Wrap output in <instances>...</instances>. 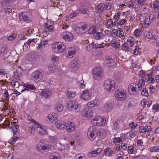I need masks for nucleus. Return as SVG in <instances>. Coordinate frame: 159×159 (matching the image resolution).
<instances>
[{"mask_svg": "<svg viewBox=\"0 0 159 159\" xmlns=\"http://www.w3.org/2000/svg\"><path fill=\"white\" fill-rule=\"evenodd\" d=\"M144 85L143 80H139L138 82L131 83L128 86V92L130 95H137Z\"/></svg>", "mask_w": 159, "mask_h": 159, "instance_id": "obj_1", "label": "nucleus"}, {"mask_svg": "<svg viewBox=\"0 0 159 159\" xmlns=\"http://www.w3.org/2000/svg\"><path fill=\"white\" fill-rule=\"evenodd\" d=\"M103 87L105 91L109 93L114 91L116 88L115 82L111 79L105 80L103 83Z\"/></svg>", "mask_w": 159, "mask_h": 159, "instance_id": "obj_2", "label": "nucleus"}, {"mask_svg": "<svg viewBox=\"0 0 159 159\" xmlns=\"http://www.w3.org/2000/svg\"><path fill=\"white\" fill-rule=\"evenodd\" d=\"M52 51L57 53L63 52L66 49L65 44L61 42H58L54 43L52 46Z\"/></svg>", "mask_w": 159, "mask_h": 159, "instance_id": "obj_3", "label": "nucleus"}, {"mask_svg": "<svg viewBox=\"0 0 159 159\" xmlns=\"http://www.w3.org/2000/svg\"><path fill=\"white\" fill-rule=\"evenodd\" d=\"M18 122L17 119L7 118L4 122L0 124V127L2 128L12 127L13 126L17 125Z\"/></svg>", "mask_w": 159, "mask_h": 159, "instance_id": "obj_4", "label": "nucleus"}, {"mask_svg": "<svg viewBox=\"0 0 159 159\" xmlns=\"http://www.w3.org/2000/svg\"><path fill=\"white\" fill-rule=\"evenodd\" d=\"M93 76L94 79L97 80H100L104 76V71L102 67H97L92 70Z\"/></svg>", "mask_w": 159, "mask_h": 159, "instance_id": "obj_5", "label": "nucleus"}, {"mask_svg": "<svg viewBox=\"0 0 159 159\" xmlns=\"http://www.w3.org/2000/svg\"><path fill=\"white\" fill-rule=\"evenodd\" d=\"M92 124L98 127L102 126L107 123L106 118L104 116H98L92 119Z\"/></svg>", "mask_w": 159, "mask_h": 159, "instance_id": "obj_6", "label": "nucleus"}, {"mask_svg": "<svg viewBox=\"0 0 159 159\" xmlns=\"http://www.w3.org/2000/svg\"><path fill=\"white\" fill-rule=\"evenodd\" d=\"M127 93L123 89H118L115 92V97L116 99L118 101L124 100L127 97Z\"/></svg>", "mask_w": 159, "mask_h": 159, "instance_id": "obj_7", "label": "nucleus"}, {"mask_svg": "<svg viewBox=\"0 0 159 159\" xmlns=\"http://www.w3.org/2000/svg\"><path fill=\"white\" fill-rule=\"evenodd\" d=\"M43 72L41 69H38L35 71L32 74L31 80L33 82L36 83L43 77Z\"/></svg>", "mask_w": 159, "mask_h": 159, "instance_id": "obj_8", "label": "nucleus"}, {"mask_svg": "<svg viewBox=\"0 0 159 159\" xmlns=\"http://www.w3.org/2000/svg\"><path fill=\"white\" fill-rule=\"evenodd\" d=\"M49 148V145L44 142H39L36 146V150L38 152H42L48 150Z\"/></svg>", "mask_w": 159, "mask_h": 159, "instance_id": "obj_9", "label": "nucleus"}, {"mask_svg": "<svg viewBox=\"0 0 159 159\" xmlns=\"http://www.w3.org/2000/svg\"><path fill=\"white\" fill-rule=\"evenodd\" d=\"M67 107L70 110L75 111L77 112L79 111L80 110V107L78 103L75 101L70 100L68 101Z\"/></svg>", "mask_w": 159, "mask_h": 159, "instance_id": "obj_10", "label": "nucleus"}, {"mask_svg": "<svg viewBox=\"0 0 159 159\" xmlns=\"http://www.w3.org/2000/svg\"><path fill=\"white\" fill-rule=\"evenodd\" d=\"M97 133V129L94 126H91L88 129V136L91 141L93 140L96 137L95 134Z\"/></svg>", "mask_w": 159, "mask_h": 159, "instance_id": "obj_11", "label": "nucleus"}, {"mask_svg": "<svg viewBox=\"0 0 159 159\" xmlns=\"http://www.w3.org/2000/svg\"><path fill=\"white\" fill-rule=\"evenodd\" d=\"M2 109L1 111H4L3 115L4 116L9 115L10 117V116L13 113L14 110L13 109H8V104L7 103H2Z\"/></svg>", "mask_w": 159, "mask_h": 159, "instance_id": "obj_12", "label": "nucleus"}, {"mask_svg": "<svg viewBox=\"0 0 159 159\" xmlns=\"http://www.w3.org/2000/svg\"><path fill=\"white\" fill-rule=\"evenodd\" d=\"M155 18V16L154 14H150L148 18L145 19L143 22V25L145 28L149 27L151 23L154 21Z\"/></svg>", "mask_w": 159, "mask_h": 159, "instance_id": "obj_13", "label": "nucleus"}, {"mask_svg": "<svg viewBox=\"0 0 159 159\" xmlns=\"http://www.w3.org/2000/svg\"><path fill=\"white\" fill-rule=\"evenodd\" d=\"M88 29V26L86 24H81L78 25L76 28L75 31L76 33L81 34L84 33Z\"/></svg>", "mask_w": 159, "mask_h": 159, "instance_id": "obj_14", "label": "nucleus"}, {"mask_svg": "<svg viewBox=\"0 0 159 159\" xmlns=\"http://www.w3.org/2000/svg\"><path fill=\"white\" fill-rule=\"evenodd\" d=\"M57 114L54 112L50 113L46 118V121L49 123H52L55 121L58 118Z\"/></svg>", "mask_w": 159, "mask_h": 159, "instance_id": "obj_15", "label": "nucleus"}, {"mask_svg": "<svg viewBox=\"0 0 159 159\" xmlns=\"http://www.w3.org/2000/svg\"><path fill=\"white\" fill-rule=\"evenodd\" d=\"M91 96V92L87 89L83 91L81 94L80 95V98L84 100H90Z\"/></svg>", "mask_w": 159, "mask_h": 159, "instance_id": "obj_16", "label": "nucleus"}, {"mask_svg": "<svg viewBox=\"0 0 159 159\" xmlns=\"http://www.w3.org/2000/svg\"><path fill=\"white\" fill-rule=\"evenodd\" d=\"M61 38L63 39L66 42H70L73 39L72 34L68 32H64L61 35Z\"/></svg>", "mask_w": 159, "mask_h": 159, "instance_id": "obj_17", "label": "nucleus"}, {"mask_svg": "<svg viewBox=\"0 0 159 159\" xmlns=\"http://www.w3.org/2000/svg\"><path fill=\"white\" fill-rule=\"evenodd\" d=\"M114 103L112 101H109L106 102L104 105V109L107 113L111 112L114 107Z\"/></svg>", "mask_w": 159, "mask_h": 159, "instance_id": "obj_18", "label": "nucleus"}, {"mask_svg": "<svg viewBox=\"0 0 159 159\" xmlns=\"http://www.w3.org/2000/svg\"><path fill=\"white\" fill-rule=\"evenodd\" d=\"M30 14L29 13L23 12L19 14V19L22 21L29 22L30 21Z\"/></svg>", "mask_w": 159, "mask_h": 159, "instance_id": "obj_19", "label": "nucleus"}, {"mask_svg": "<svg viewBox=\"0 0 159 159\" xmlns=\"http://www.w3.org/2000/svg\"><path fill=\"white\" fill-rule=\"evenodd\" d=\"M152 129L151 127L149 125L141 126L139 128L140 133L143 134H148L151 132Z\"/></svg>", "mask_w": 159, "mask_h": 159, "instance_id": "obj_20", "label": "nucleus"}, {"mask_svg": "<svg viewBox=\"0 0 159 159\" xmlns=\"http://www.w3.org/2000/svg\"><path fill=\"white\" fill-rule=\"evenodd\" d=\"M93 112L91 109L87 108L82 112V115L87 118H90L93 116Z\"/></svg>", "mask_w": 159, "mask_h": 159, "instance_id": "obj_21", "label": "nucleus"}, {"mask_svg": "<svg viewBox=\"0 0 159 159\" xmlns=\"http://www.w3.org/2000/svg\"><path fill=\"white\" fill-rule=\"evenodd\" d=\"M68 52L66 55V57L71 58L74 57L76 53V50L75 48L70 47L67 48Z\"/></svg>", "mask_w": 159, "mask_h": 159, "instance_id": "obj_22", "label": "nucleus"}, {"mask_svg": "<svg viewBox=\"0 0 159 159\" xmlns=\"http://www.w3.org/2000/svg\"><path fill=\"white\" fill-rule=\"evenodd\" d=\"M66 130L68 133L73 131L75 128V126L74 123L71 121H68L66 126Z\"/></svg>", "mask_w": 159, "mask_h": 159, "instance_id": "obj_23", "label": "nucleus"}, {"mask_svg": "<svg viewBox=\"0 0 159 159\" xmlns=\"http://www.w3.org/2000/svg\"><path fill=\"white\" fill-rule=\"evenodd\" d=\"M66 123L65 121L58 120L56 122L55 125L57 129L62 130L66 127Z\"/></svg>", "mask_w": 159, "mask_h": 159, "instance_id": "obj_24", "label": "nucleus"}, {"mask_svg": "<svg viewBox=\"0 0 159 159\" xmlns=\"http://www.w3.org/2000/svg\"><path fill=\"white\" fill-rule=\"evenodd\" d=\"M40 95L46 98H48L52 94L51 91L48 89H43L40 92Z\"/></svg>", "mask_w": 159, "mask_h": 159, "instance_id": "obj_25", "label": "nucleus"}, {"mask_svg": "<svg viewBox=\"0 0 159 159\" xmlns=\"http://www.w3.org/2000/svg\"><path fill=\"white\" fill-rule=\"evenodd\" d=\"M23 86L27 89L24 88L21 91V93H22L25 91L26 90L28 91H29L30 90H35L36 89L34 84H30L28 83H24Z\"/></svg>", "mask_w": 159, "mask_h": 159, "instance_id": "obj_26", "label": "nucleus"}, {"mask_svg": "<svg viewBox=\"0 0 159 159\" xmlns=\"http://www.w3.org/2000/svg\"><path fill=\"white\" fill-rule=\"evenodd\" d=\"M101 151V148H98L96 150H93L89 152L88 156L89 157H94L99 154Z\"/></svg>", "mask_w": 159, "mask_h": 159, "instance_id": "obj_27", "label": "nucleus"}, {"mask_svg": "<svg viewBox=\"0 0 159 159\" xmlns=\"http://www.w3.org/2000/svg\"><path fill=\"white\" fill-rule=\"evenodd\" d=\"M111 46L114 48L119 49L120 44L116 39H113L110 42Z\"/></svg>", "mask_w": 159, "mask_h": 159, "instance_id": "obj_28", "label": "nucleus"}, {"mask_svg": "<svg viewBox=\"0 0 159 159\" xmlns=\"http://www.w3.org/2000/svg\"><path fill=\"white\" fill-rule=\"evenodd\" d=\"M137 131H129L126 133L125 135L126 137L128 139H132L137 134Z\"/></svg>", "mask_w": 159, "mask_h": 159, "instance_id": "obj_29", "label": "nucleus"}, {"mask_svg": "<svg viewBox=\"0 0 159 159\" xmlns=\"http://www.w3.org/2000/svg\"><path fill=\"white\" fill-rule=\"evenodd\" d=\"M105 25L106 27L108 29H111L113 26L115 27L114 22H113L112 19L107 20Z\"/></svg>", "mask_w": 159, "mask_h": 159, "instance_id": "obj_30", "label": "nucleus"}, {"mask_svg": "<svg viewBox=\"0 0 159 159\" xmlns=\"http://www.w3.org/2000/svg\"><path fill=\"white\" fill-rule=\"evenodd\" d=\"M126 18L120 19L118 21H114L115 27H117L118 25L121 26L124 25L127 21V20Z\"/></svg>", "mask_w": 159, "mask_h": 159, "instance_id": "obj_31", "label": "nucleus"}, {"mask_svg": "<svg viewBox=\"0 0 159 159\" xmlns=\"http://www.w3.org/2000/svg\"><path fill=\"white\" fill-rule=\"evenodd\" d=\"M100 102L96 99H95L88 103L87 106L91 107H93L95 106H98L100 104Z\"/></svg>", "mask_w": 159, "mask_h": 159, "instance_id": "obj_32", "label": "nucleus"}, {"mask_svg": "<svg viewBox=\"0 0 159 159\" xmlns=\"http://www.w3.org/2000/svg\"><path fill=\"white\" fill-rule=\"evenodd\" d=\"M100 102L96 99H95L88 103L87 106L91 107H93L95 106H98L100 104Z\"/></svg>", "mask_w": 159, "mask_h": 159, "instance_id": "obj_33", "label": "nucleus"}, {"mask_svg": "<svg viewBox=\"0 0 159 159\" xmlns=\"http://www.w3.org/2000/svg\"><path fill=\"white\" fill-rule=\"evenodd\" d=\"M100 102L96 99H95L88 103L87 106L91 107H93L95 106H98L100 104Z\"/></svg>", "mask_w": 159, "mask_h": 159, "instance_id": "obj_34", "label": "nucleus"}, {"mask_svg": "<svg viewBox=\"0 0 159 159\" xmlns=\"http://www.w3.org/2000/svg\"><path fill=\"white\" fill-rule=\"evenodd\" d=\"M104 35L102 32H95L93 34V37L97 40H99L103 39Z\"/></svg>", "mask_w": 159, "mask_h": 159, "instance_id": "obj_35", "label": "nucleus"}, {"mask_svg": "<svg viewBox=\"0 0 159 159\" xmlns=\"http://www.w3.org/2000/svg\"><path fill=\"white\" fill-rule=\"evenodd\" d=\"M122 49L126 52H132L133 49L129 48L128 44L126 43H124L122 45Z\"/></svg>", "mask_w": 159, "mask_h": 159, "instance_id": "obj_36", "label": "nucleus"}, {"mask_svg": "<svg viewBox=\"0 0 159 159\" xmlns=\"http://www.w3.org/2000/svg\"><path fill=\"white\" fill-rule=\"evenodd\" d=\"M70 66L72 69H78L80 67V64L77 61L74 60L71 62Z\"/></svg>", "mask_w": 159, "mask_h": 159, "instance_id": "obj_37", "label": "nucleus"}, {"mask_svg": "<svg viewBox=\"0 0 159 159\" xmlns=\"http://www.w3.org/2000/svg\"><path fill=\"white\" fill-rule=\"evenodd\" d=\"M76 94L75 91L69 90L67 92L66 96L68 98L72 99L75 96Z\"/></svg>", "mask_w": 159, "mask_h": 159, "instance_id": "obj_38", "label": "nucleus"}, {"mask_svg": "<svg viewBox=\"0 0 159 159\" xmlns=\"http://www.w3.org/2000/svg\"><path fill=\"white\" fill-rule=\"evenodd\" d=\"M111 127L112 130L118 131L120 128V125L118 121H115L112 122Z\"/></svg>", "mask_w": 159, "mask_h": 159, "instance_id": "obj_39", "label": "nucleus"}, {"mask_svg": "<svg viewBox=\"0 0 159 159\" xmlns=\"http://www.w3.org/2000/svg\"><path fill=\"white\" fill-rule=\"evenodd\" d=\"M104 153L105 155L110 157L112 156L115 152L113 151H111L110 148H107L104 150Z\"/></svg>", "mask_w": 159, "mask_h": 159, "instance_id": "obj_40", "label": "nucleus"}, {"mask_svg": "<svg viewBox=\"0 0 159 159\" xmlns=\"http://www.w3.org/2000/svg\"><path fill=\"white\" fill-rule=\"evenodd\" d=\"M141 34V29H137L135 30L133 33V36L136 38H138L140 36Z\"/></svg>", "mask_w": 159, "mask_h": 159, "instance_id": "obj_41", "label": "nucleus"}, {"mask_svg": "<svg viewBox=\"0 0 159 159\" xmlns=\"http://www.w3.org/2000/svg\"><path fill=\"white\" fill-rule=\"evenodd\" d=\"M60 154L57 152L52 153L49 156V159H60Z\"/></svg>", "mask_w": 159, "mask_h": 159, "instance_id": "obj_42", "label": "nucleus"}, {"mask_svg": "<svg viewBox=\"0 0 159 159\" xmlns=\"http://www.w3.org/2000/svg\"><path fill=\"white\" fill-rule=\"evenodd\" d=\"M37 41V40L36 39H29L27 42L26 43H24L23 46V48H24L25 47L30 48V45L31 43L32 42H34L35 43H36Z\"/></svg>", "mask_w": 159, "mask_h": 159, "instance_id": "obj_43", "label": "nucleus"}, {"mask_svg": "<svg viewBox=\"0 0 159 159\" xmlns=\"http://www.w3.org/2000/svg\"><path fill=\"white\" fill-rule=\"evenodd\" d=\"M48 41L46 40L41 42L37 47V49L39 50H41L45 47V45L47 44Z\"/></svg>", "mask_w": 159, "mask_h": 159, "instance_id": "obj_44", "label": "nucleus"}, {"mask_svg": "<svg viewBox=\"0 0 159 159\" xmlns=\"http://www.w3.org/2000/svg\"><path fill=\"white\" fill-rule=\"evenodd\" d=\"M145 79L148 80L149 83H153L155 81L154 77H152V74H147V77L145 78Z\"/></svg>", "mask_w": 159, "mask_h": 159, "instance_id": "obj_45", "label": "nucleus"}, {"mask_svg": "<svg viewBox=\"0 0 159 159\" xmlns=\"http://www.w3.org/2000/svg\"><path fill=\"white\" fill-rule=\"evenodd\" d=\"M53 28V26L52 25H49L47 27V29L48 30H46L45 29V31L43 32V35H45L46 36L48 35L49 34V31L52 32Z\"/></svg>", "mask_w": 159, "mask_h": 159, "instance_id": "obj_46", "label": "nucleus"}, {"mask_svg": "<svg viewBox=\"0 0 159 159\" xmlns=\"http://www.w3.org/2000/svg\"><path fill=\"white\" fill-rule=\"evenodd\" d=\"M63 105L61 104H57L55 105V108L58 112L62 111L63 109Z\"/></svg>", "mask_w": 159, "mask_h": 159, "instance_id": "obj_47", "label": "nucleus"}, {"mask_svg": "<svg viewBox=\"0 0 159 159\" xmlns=\"http://www.w3.org/2000/svg\"><path fill=\"white\" fill-rule=\"evenodd\" d=\"M121 13H122L120 11H116V12L115 13L113 16V19L115 20V21H117L120 19V16Z\"/></svg>", "mask_w": 159, "mask_h": 159, "instance_id": "obj_48", "label": "nucleus"}, {"mask_svg": "<svg viewBox=\"0 0 159 159\" xmlns=\"http://www.w3.org/2000/svg\"><path fill=\"white\" fill-rule=\"evenodd\" d=\"M149 150L151 152H159V146L156 145L152 146L150 148Z\"/></svg>", "mask_w": 159, "mask_h": 159, "instance_id": "obj_49", "label": "nucleus"}, {"mask_svg": "<svg viewBox=\"0 0 159 159\" xmlns=\"http://www.w3.org/2000/svg\"><path fill=\"white\" fill-rule=\"evenodd\" d=\"M105 4L102 3H100L98 5L96 8V10L97 11H101L105 8Z\"/></svg>", "mask_w": 159, "mask_h": 159, "instance_id": "obj_50", "label": "nucleus"}, {"mask_svg": "<svg viewBox=\"0 0 159 159\" xmlns=\"http://www.w3.org/2000/svg\"><path fill=\"white\" fill-rule=\"evenodd\" d=\"M117 36L122 40H124L125 39L124 32L120 28L119 29V33Z\"/></svg>", "mask_w": 159, "mask_h": 159, "instance_id": "obj_51", "label": "nucleus"}, {"mask_svg": "<svg viewBox=\"0 0 159 159\" xmlns=\"http://www.w3.org/2000/svg\"><path fill=\"white\" fill-rule=\"evenodd\" d=\"M152 5L153 7L154 10L155 12H158L159 7V5L158 2L157 1L154 2L153 3Z\"/></svg>", "mask_w": 159, "mask_h": 159, "instance_id": "obj_52", "label": "nucleus"}, {"mask_svg": "<svg viewBox=\"0 0 159 159\" xmlns=\"http://www.w3.org/2000/svg\"><path fill=\"white\" fill-rule=\"evenodd\" d=\"M96 26H94L90 27L88 30V33L89 34H94L97 31Z\"/></svg>", "mask_w": 159, "mask_h": 159, "instance_id": "obj_53", "label": "nucleus"}, {"mask_svg": "<svg viewBox=\"0 0 159 159\" xmlns=\"http://www.w3.org/2000/svg\"><path fill=\"white\" fill-rule=\"evenodd\" d=\"M10 129H12V131L14 135H16L18 133V126L17 125L13 126L12 127L9 128Z\"/></svg>", "mask_w": 159, "mask_h": 159, "instance_id": "obj_54", "label": "nucleus"}, {"mask_svg": "<svg viewBox=\"0 0 159 159\" xmlns=\"http://www.w3.org/2000/svg\"><path fill=\"white\" fill-rule=\"evenodd\" d=\"M105 44L104 43H102L99 44L98 43H95L93 45V47L96 49L98 48H103L105 47Z\"/></svg>", "mask_w": 159, "mask_h": 159, "instance_id": "obj_55", "label": "nucleus"}, {"mask_svg": "<svg viewBox=\"0 0 159 159\" xmlns=\"http://www.w3.org/2000/svg\"><path fill=\"white\" fill-rule=\"evenodd\" d=\"M137 126V124L134 122H130L129 125V127L131 130L134 129Z\"/></svg>", "mask_w": 159, "mask_h": 159, "instance_id": "obj_56", "label": "nucleus"}, {"mask_svg": "<svg viewBox=\"0 0 159 159\" xmlns=\"http://www.w3.org/2000/svg\"><path fill=\"white\" fill-rule=\"evenodd\" d=\"M141 95L144 97H148L149 95V93L148 90L146 88L143 89L141 92Z\"/></svg>", "mask_w": 159, "mask_h": 159, "instance_id": "obj_57", "label": "nucleus"}, {"mask_svg": "<svg viewBox=\"0 0 159 159\" xmlns=\"http://www.w3.org/2000/svg\"><path fill=\"white\" fill-rule=\"evenodd\" d=\"M119 33V29L117 30L116 29H114L112 30V32L111 34L112 36L114 38H115L118 35Z\"/></svg>", "mask_w": 159, "mask_h": 159, "instance_id": "obj_58", "label": "nucleus"}, {"mask_svg": "<svg viewBox=\"0 0 159 159\" xmlns=\"http://www.w3.org/2000/svg\"><path fill=\"white\" fill-rule=\"evenodd\" d=\"M39 133L41 134H47V131L45 129L44 127L39 129Z\"/></svg>", "mask_w": 159, "mask_h": 159, "instance_id": "obj_59", "label": "nucleus"}, {"mask_svg": "<svg viewBox=\"0 0 159 159\" xmlns=\"http://www.w3.org/2000/svg\"><path fill=\"white\" fill-rule=\"evenodd\" d=\"M79 13L78 11H75L71 13L69 16V17L70 18H72L74 17L77 16Z\"/></svg>", "mask_w": 159, "mask_h": 159, "instance_id": "obj_60", "label": "nucleus"}, {"mask_svg": "<svg viewBox=\"0 0 159 159\" xmlns=\"http://www.w3.org/2000/svg\"><path fill=\"white\" fill-rule=\"evenodd\" d=\"M138 5L141 6H144L146 4V0H136Z\"/></svg>", "mask_w": 159, "mask_h": 159, "instance_id": "obj_61", "label": "nucleus"}, {"mask_svg": "<svg viewBox=\"0 0 159 159\" xmlns=\"http://www.w3.org/2000/svg\"><path fill=\"white\" fill-rule=\"evenodd\" d=\"M134 152V147L132 145L129 146L128 147V152L130 154L133 153Z\"/></svg>", "mask_w": 159, "mask_h": 159, "instance_id": "obj_62", "label": "nucleus"}, {"mask_svg": "<svg viewBox=\"0 0 159 159\" xmlns=\"http://www.w3.org/2000/svg\"><path fill=\"white\" fill-rule=\"evenodd\" d=\"M148 89L149 90V93L150 94H153L155 91V88L152 85L148 86Z\"/></svg>", "mask_w": 159, "mask_h": 159, "instance_id": "obj_63", "label": "nucleus"}, {"mask_svg": "<svg viewBox=\"0 0 159 159\" xmlns=\"http://www.w3.org/2000/svg\"><path fill=\"white\" fill-rule=\"evenodd\" d=\"M128 43L129 44V45L130 47H132L134 44V40L131 37L129 38L127 40Z\"/></svg>", "mask_w": 159, "mask_h": 159, "instance_id": "obj_64", "label": "nucleus"}]
</instances>
